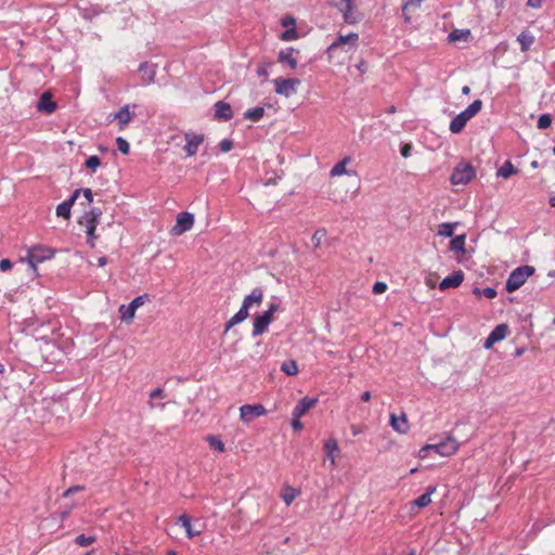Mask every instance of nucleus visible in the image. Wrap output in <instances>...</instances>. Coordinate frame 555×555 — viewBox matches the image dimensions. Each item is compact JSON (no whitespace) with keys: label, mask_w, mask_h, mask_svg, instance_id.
Returning <instances> with one entry per match:
<instances>
[{"label":"nucleus","mask_w":555,"mask_h":555,"mask_svg":"<svg viewBox=\"0 0 555 555\" xmlns=\"http://www.w3.org/2000/svg\"><path fill=\"white\" fill-rule=\"evenodd\" d=\"M496 291L493 287H486L482 291V295L489 299L496 297Z\"/></svg>","instance_id":"bf43d9fd"},{"label":"nucleus","mask_w":555,"mask_h":555,"mask_svg":"<svg viewBox=\"0 0 555 555\" xmlns=\"http://www.w3.org/2000/svg\"><path fill=\"white\" fill-rule=\"evenodd\" d=\"M423 0H404L402 4V11H409L411 7L420 8Z\"/></svg>","instance_id":"de8ad7c7"},{"label":"nucleus","mask_w":555,"mask_h":555,"mask_svg":"<svg viewBox=\"0 0 555 555\" xmlns=\"http://www.w3.org/2000/svg\"><path fill=\"white\" fill-rule=\"evenodd\" d=\"M508 326L506 324L496 325L485 339L483 347L490 349L495 343L504 339L507 335Z\"/></svg>","instance_id":"9b49d317"},{"label":"nucleus","mask_w":555,"mask_h":555,"mask_svg":"<svg viewBox=\"0 0 555 555\" xmlns=\"http://www.w3.org/2000/svg\"><path fill=\"white\" fill-rule=\"evenodd\" d=\"M85 214L87 216H89L90 218H93V219H96L98 221H100V218L102 216V210L99 207H92L89 211H86Z\"/></svg>","instance_id":"603ef678"},{"label":"nucleus","mask_w":555,"mask_h":555,"mask_svg":"<svg viewBox=\"0 0 555 555\" xmlns=\"http://www.w3.org/2000/svg\"><path fill=\"white\" fill-rule=\"evenodd\" d=\"M324 235H325V231L324 230H318V231L314 232V234L312 236V241H313L315 247L320 246L321 238Z\"/></svg>","instance_id":"864d4df0"},{"label":"nucleus","mask_w":555,"mask_h":555,"mask_svg":"<svg viewBox=\"0 0 555 555\" xmlns=\"http://www.w3.org/2000/svg\"><path fill=\"white\" fill-rule=\"evenodd\" d=\"M279 310L278 304H270L268 309L262 313L263 315H267L270 321H273V314Z\"/></svg>","instance_id":"09e8293b"},{"label":"nucleus","mask_w":555,"mask_h":555,"mask_svg":"<svg viewBox=\"0 0 555 555\" xmlns=\"http://www.w3.org/2000/svg\"><path fill=\"white\" fill-rule=\"evenodd\" d=\"M361 400L364 401V402H367L371 400V392L370 391H364L362 395H361Z\"/></svg>","instance_id":"338daca9"},{"label":"nucleus","mask_w":555,"mask_h":555,"mask_svg":"<svg viewBox=\"0 0 555 555\" xmlns=\"http://www.w3.org/2000/svg\"><path fill=\"white\" fill-rule=\"evenodd\" d=\"M351 162V157L350 156H345L340 162H338L337 164H335L333 166V168L331 169L330 171V175L332 177H338V176H343V175H348V176H351V175H357L356 171L353 170H347L346 169V166Z\"/></svg>","instance_id":"5701e85b"},{"label":"nucleus","mask_w":555,"mask_h":555,"mask_svg":"<svg viewBox=\"0 0 555 555\" xmlns=\"http://www.w3.org/2000/svg\"><path fill=\"white\" fill-rule=\"evenodd\" d=\"M299 491L292 488V487H285L283 489L282 499L285 502L286 505H291L296 496H298Z\"/></svg>","instance_id":"72a5a7b5"},{"label":"nucleus","mask_w":555,"mask_h":555,"mask_svg":"<svg viewBox=\"0 0 555 555\" xmlns=\"http://www.w3.org/2000/svg\"><path fill=\"white\" fill-rule=\"evenodd\" d=\"M263 115H264V108L261 106H257V107L247 109L244 113V118L249 119L254 122H257L263 117Z\"/></svg>","instance_id":"7c9ffc66"},{"label":"nucleus","mask_w":555,"mask_h":555,"mask_svg":"<svg viewBox=\"0 0 555 555\" xmlns=\"http://www.w3.org/2000/svg\"><path fill=\"white\" fill-rule=\"evenodd\" d=\"M54 255L55 251L52 248L43 245H37L28 249L26 259L29 263V267L34 270V272H36L38 263L52 259Z\"/></svg>","instance_id":"f03ea898"},{"label":"nucleus","mask_w":555,"mask_h":555,"mask_svg":"<svg viewBox=\"0 0 555 555\" xmlns=\"http://www.w3.org/2000/svg\"><path fill=\"white\" fill-rule=\"evenodd\" d=\"M177 524H180L185 529L189 539H193L202 533V530L192 527L191 518L186 514L180 515Z\"/></svg>","instance_id":"a878e982"},{"label":"nucleus","mask_w":555,"mask_h":555,"mask_svg":"<svg viewBox=\"0 0 555 555\" xmlns=\"http://www.w3.org/2000/svg\"><path fill=\"white\" fill-rule=\"evenodd\" d=\"M333 7L337 8L344 17V22L347 24H357L360 21L359 13L357 12L351 0H338L332 3Z\"/></svg>","instance_id":"0eeeda50"},{"label":"nucleus","mask_w":555,"mask_h":555,"mask_svg":"<svg viewBox=\"0 0 555 555\" xmlns=\"http://www.w3.org/2000/svg\"><path fill=\"white\" fill-rule=\"evenodd\" d=\"M534 271L535 269L532 266L526 264L517 267L509 273L506 280L505 289L508 293L517 291L526 283L528 278H530L534 273Z\"/></svg>","instance_id":"f257e3e1"},{"label":"nucleus","mask_w":555,"mask_h":555,"mask_svg":"<svg viewBox=\"0 0 555 555\" xmlns=\"http://www.w3.org/2000/svg\"><path fill=\"white\" fill-rule=\"evenodd\" d=\"M475 176L476 171L470 164L461 163L453 169L450 181L454 185L467 184L475 178Z\"/></svg>","instance_id":"7ed1b4c3"},{"label":"nucleus","mask_w":555,"mask_h":555,"mask_svg":"<svg viewBox=\"0 0 555 555\" xmlns=\"http://www.w3.org/2000/svg\"><path fill=\"white\" fill-rule=\"evenodd\" d=\"M206 440L209 443V447L218 452L224 451V443L217 436H207Z\"/></svg>","instance_id":"ea45409f"},{"label":"nucleus","mask_w":555,"mask_h":555,"mask_svg":"<svg viewBox=\"0 0 555 555\" xmlns=\"http://www.w3.org/2000/svg\"><path fill=\"white\" fill-rule=\"evenodd\" d=\"M298 37H299V35H298V31L296 29V26L287 28L285 31H283L280 35V39L283 40V41H293V40L298 39Z\"/></svg>","instance_id":"a19ab883"},{"label":"nucleus","mask_w":555,"mask_h":555,"mask_svg":"<svg viewBox=\"0 0 555 555\" xmlns=\"http://www.w3.org/2000/svg\"><path fill=\"white\" fill-rule=\"evenodd\" d=\"M233 147V141L230 140V139H223L220 143H219V149L222 153H228L232 150Z\"/></svg>","instance_id":"49530a36"},{"label":"nucleus","mask_w":555,"mask_h":555,"mask_svg":"<svg viewBox=\"0 0 555 555\" xmlns=\"http://www.w3.org/2000/svg\"><path fill=\"white\" fill-rule=\"evenodd\" d=\"M318 402L317 398L304 397L301 398L293 410L296 417H301Z\"/></svg>","instance_id":"6ab92c4d"},{"label":"nucleus","mask_w":555,"mask_h":555,"mask_svg":"<svg viewBox=\"0 0 555 555\" xmlns=\"http://www.w3.org/2000/svg\"><path fill=\"white\" fill-rule=\"evenodd\" d=\"M129 108L130 106L127 104L122 106L120 109H118L114 115V119L117 120L120 130L125 129V127L135 116V114L133 112H130Z\"/></svg>","instance_id":"aec40b11"},{"label":"nucleus","mask_w":555,"mask_h":555,"mask_svg":"<svg viewBox=\"0 0 555 555\" xmlns=\"http://www.w3.org/2000/svg\"><path fill=\"white\" fill-rule=\"evenodd\" d=\"M325 456L331 461V466H335V454L339 452L338 442L330 438L324 442Z\"/></svg>","instance_id":"bb28decb"},{"label":"nucleus","mask_w":555,"mask_h":555,"mask_svg":"<svg viewBox=\"0 0 555 555\" xmlns=\"http://www.w3.org/2000/svg\"><path fill=\"white\" fill-rule=\"evenodd\" d=\"M359 40V36L356 33H350L348 35H340L326 50L327 56L330 60L334 57V53L337 49L343 48L344 46L356 47Z\"/></svg>","instance_id":"6e6552de"},{"label":"nucleus","mask_w":555,"mask_h":555,"mask_svg":"<svg viewBox=\"0 0 555 555\" xmlns=\"http://www.w3.org/2000/svg\"><path fill=\"white\" fill-rule=\"evenodd\" d=\"M139 73L144 83L149 85L154 82L156 76V66L147 62H143L139 66Z\"/></svg>","instance_id":"412c9836"},{"label":"nucleus","mask_w":555,"mask_h":555,"mask_svg":"<svg viewBox=\"0 0 555 555\" xmlns=\"http://www.w3.org/2000/svg\"><path fill=\"white\" fill-rule=\"evenodd\" d=\"M266 414L267 410L262 404H244L240 408V418L243 423H250L254 418Z\"/></svg>","instance_id":"1a4fd4ad"},{"label":"nucleus","mask_w":555,"mask_h":555,"mask_svg":"<svg viewBox=\"0 0 555 555\" xmlns=\"http://www.w3.org/2000/svg\"><path fill=\"white\" fill-rule=\"evenodd\" d=\"M281 370L288 376H295L298 374V365L294 360L285 361Z\"/></svg>","instance_id":"4c0bfd02"},{"label":"nucleus","mask_w":555,"mask_h":555,"mask_svg":"<svg viewBox=\"0 0 555 555\" xmlns=\"http://www.w3.org/2000/svg\"><path fill=\"white\" fill-rule=\"evenodd\" d=\"M464 281V273L461 270L454 271L452 274L444 278L440 284L439 288L440 291H446L448 288H455L459 287Z\"/></svg>","instance_id":"ddd939ff"},{"label":"nucleus","mask_w":555,"mask_h":555,"mask_svg":"<svg viewBox=\"0 0 555 555\" xmlns=\"http://www.w3.org/2000/svg\"><path fill=\"white\" fill-rule=\"evenodd\" d=\"M481 108H482V101L475 100L462 113L470 120L474 116H476L481 111Z\"/></svg>","instance_id":"2f4dec72"},{"label":"nucleus","mask_w":555,"mask_h":555,"mask_svg":"<svg viewBox=\"0 0 555 555\" xmlns=\"http://www.w3.org/2000/svg\"><path fill=\"white\" fill-rule=\"evenodd\" d=\"M79 194H80V190H75L68 199L59 204L56 206V216L64 218V219H69L70 218V209H72L73 205L75 204V202L77 201Z\"/></svg>","instance_id":"f8f14e48"},{"label":"nucleus","mask_w":555,"mask_h":555,"mask_svg":"<svg viewBox=\"0 0 555 555\" xmlns=\"http://www.w3.org/2000/svg\"><path fill=\"white\" fill-rule=\"evenodd\" d=\"M116 144H117V149L124 154V155H127L129 154V151H130V145L128 143V141L121 137H118L116 139Z\"/></svg>","instance_id":"a18cd8bd"},{"label":"nucleus","mask_w":555,"mask_h":555,"mask_svg":"<svg viewBox=\"0 0 555 555\" xmlns=\"http://www.w3.org/2000/svg\"><path fill=\"white\" fill-rule=\"evenodd\" d=\"M79 190H80V193H82V194H83V196H85V198L88 201V203H89V204H90V203H92V201H93V194H92L91 189L86 188V189H79Z\"/></svg>","instance_id":"680f3d73"},{"label":"nucleus","mask_w":555,"mask_h":555,"mask_svg":"<svg viewBox=\"0 0 555 555\" xmlns=\"http://www.w3.org/2000/svg\"><path fill=\"white\" fill-rule=\"evenodd\" d=\"M185 140L186 144L184 145V151L188 156H193L196 154L199 145L204 142V135L185 133Z\"/></svg>","instance_id":"4468645a"},{"label":"nucleus","mask_w":555,"mask_h":555,"mask_svg":"<svg viewBox=\"0 0 555 555\" xmlns=\"http://www.w3.org/2000/svg\"><path fill=\"white\" fill-rule=\"evenodd\" d=\"M412 149H413L412 144L411 143H406V144L401 146L400 153H401V155L404 158H408L411 155Z\"/></svg>","instance_id":"4d7b16f0"},{"label":"nucleus","mask_w":555,"mask_h":555,"mask_svg":"<svg viewBox=\"0 0 555 555\" xmlns=\"http://www.w3.org/2000/svg\"><path fill=\"white\" fill-rule=\"evenodd\" d=\"M456 223L443 222L438 228V234L444 237H452Z\"/></svg>","instance_id":"e433bc0d"},{"label":"nucleus","mask_w":555,"mask_h":555,"mask_svg":"<svg viewBox=\"0 0 555 555\" xmlns=\"http://www.w3.org/2000/svg\"><path fill=\"white\" fill-rule=\"evenodd\" d=\"M273 83L274 91L278 94L289 98L291 95L296 93V88L300 85V79L278 77L273 80Z\"/></svg>","instance_id":"39448f33"},{"label":"nucleus","mask_w":555,"mask_h":555,"mask_svg":"<svg viewBox=\"0 0 555 555\" xmlns=\"http://www.w3.org/2000/svg\"><path fill=\"white\" fill-rule=\"evenodd\" d=\"M436 490L437 488L435 486H428L426 491L413 501V505L417 506L418 508L428 506L431 503V495L436 492Z\"/></svg>","instance_id":"cd10ccee"},{"label":"nucleus","mask_w":555,"mask_h":555,"mask_svg":"<svg viewBox=\"0 0 555 555\" xmlns=\"http://www.w3.org/2000/svg\"><path fill=\"white\" fill-rule=\"evenodd\" d=\"M249 317V307L242 302L240 310L225 323L224 334Z\"/></svg>","instance_id":"f3484780"},{"label":"nucleus","mask_w":555,"mask_h":555,"mask_svg":"<svg viewBox=\"0 0 555 555\" xmlns=\"http://www.w3.org/2000/svg\"><path fill=\"white\" fill-rule=\"evenodd\" d=\"M517 170L516 168L514 167V165L512 164L511 160H506L501 168H499L498 170V177H502L504 179H507L509 178L511 176H513L514 173H516Z\"/></svg>","instance_id":"473e14b6"},{"label":"nucleus","mask_w":555,"mask_h":555,"mask_svg":"<svg viewBox=\"0 0 555 555\" xmlns=\"http://www.w3.org/2000/svg\"><path fill=\"white\" fill-rule=\"evenodd\" d=\"M83 490H85V487L80 486V485H76V486L69 487L67 490H65L63 492V498H68L72 494L77 493L79 491H83Z\"/></svg>","instance_id":"8fccbe9b"},{"label":"nucleus","mask_w":555,"mask_h":555,"mask_svg":"<svg viewBox=\"0 0 555 555\" xmlns=\"http://www.w3.org/2000/svg\"><path fill=\"white\" fill-rule=\"evenodd\" d=\"M450 248L454 251H464L465 250V235H457L453 237L450 242Z\"/></svg>","instance_id":"c9c22d12"},{"label":"nucleus","mask_w":555,"mask_h":555,"mask_svg":"<svg viewBox=\"0 0 555 555\" xmlns=\"http://www.w3.org/2000/svg\"><path fill=\"white\" fill-rule=\"evenodd\" d=\"M12 266L13 264H12V261L10 259H2L0 261V270L3 271V272L10 270L12 268Z\"/></svg>","instance_id":"e2e57ef3"},{"label":"nucleus","mask_w":555,"mask_h":555,"mask_svg":"<svg viewBox=\"0 0 555 555\" xmlns=\"http://www.w3.org/2000/svg\"><path fill=\"white\" fill-rule=\"evenodd\" d=\"M468 118L461 112L450 122L449 129L452 133H460L468 122Z\"/></svg>","instance_id":"c85d7f7f"},{"label":"nucleus","mask_w":555,"mask_h":555,"mask_svg":"<svg viewBox=\"0 0 555 555\" xmlns=\"http://www.w3.org/2000/svg\"><path fill=\"white\" fill-rule=\"evenodd\" d=\"M544 0H528L527 5L533 9H539L542 7Z\"/></svg>","instance_id":"0e129e2a"},{"label":"nucleus","mask_w":555,"mask_h":555,"mask_svg":"<svg viewBox=\"0 0 555 555\" xmlns=\"http://www.w3.org/2000/svg\"><path fill=\"white\" fill-rule=\"evenodd\" d=\"M86 234H87V243L91 246V247H94V240L96 238L95 236V230H86Z\"/></svg>","instance_id":"13d9d810"},{"label":"nucleus","mask_w":555,"mask_h":555,"mask_svg":"<svg viewBox=\"0 0 555 555\" xmlns=\"http://www.w3.org/2000/svg\"><path fill=\"white\" fill-rule=\"evenodd\" d=\"M233 117L232 107L229 103L218 101L215 103V119L228 121Z\"/></svg>","instance_id":"a211bd4d"},{"label":"nucleus","mask_w":555,"mask_h":555,"mask_svg":"<svg viewBox=\"0 0 555 555\" xmlns=\"http://www.w3.org/2000/svg\"><path fill=\"white\" fill-rule=\"evenodd\" d=\"M149 397H150V401L147 402V404H149V406L151 409H154V408L158 406V404H156L154 402V400L155 399H164V398H166V393H165V390L163 388L157 387L153 391L150 392Z\"/></svg>","instance_id":"f704fd0d"},{"label":"nucleus","mask_w":555,"mask_h":555,"mask_svg":"<svg viewBox=\"0 0 555 555\" xmlns=\"http://www.w3.org/2000/svg\"><path fill=\"white\" fill-rule=\"evenodd\" d=\"M517 41L520 44L521 51L526 52L534 42V37L529 31H522L521 34L518 35Z\"/></svg>","instance_id":"c756f323"},{"label":"nucleus","mask_w":555,"mask_h":555,"mask_svg":"<svg viewBox=\"0 0 555 555\" xmlns=\"http://www.w3.org/2000/svg\"><path fill=\"white\" fill-rule=\"evenodd\" d=\"M194 224V216L191 212L183 211L178 214L177 221L173 228L171 229V233L173 235H181L184 232L192 229Z\"/></svg>","instance_id":"9d476101"},{"label":"nucleus","mask_w":555,"mask_h":555,"mask_svg":"<svg viewBox=\"0 0 555 555\" xmlns=\"http://www.w3.org/2000/svg\"><path fill=\"white\" fill-rule=\"evenodd\" d=\"M390 425L396 431L400 434H405L410 428L405 413H402L400 416L391 414Z\"/></svg>","instance_id":"b1692460"},{"label":"nucleus","mask_w":555,"mask_h":555,"mask_svg":"<svg viewBox=\"0 0 555 555\" xmlns=\"http://www.w3.org/2000/svg\"><path fill=\"white\" fill-rule=\"evenodd\" d=\"M106 263H107V258H106V257H100V258L98 259V264H99L100 267H104Z\"/></svg>","instance_id":"774afa93"},{"label":"nucleus","mask_w":555,"mask_h":555,"mask_svg":"<svg viewBox=\"0 0 555 555\" xmlns=\"http://www.w3.org/2000/svg\"><path fill=\"white\" fill-rule=\"evenodd\" d=\"M147 299L149 295L144 294L135 297L129 305H121L119 307L120 320L126 323L131 322L134 318L135 310L143 306Z\"/></svg>","instance_id":"423d86ee"},{"label":"nucleus","mask_w":555,"mask_h":555,"mask_svg":"<svg viewBox=\"0 0 555 555\" xmlns=\"http://www.w3.org/2000/svg\"><path fill=\"white\" fill-rule=\"evenodd\" d=\"M100 165L101 159L96 155L90 156L85 163L86 168L91 169L92 171H95Z\"/></svg>","instance_id":"c03bdc74"},{"label":"nucleus","mask_w":555,"mask_h":555,"mask_svg":"<svg viewBox=\"0 0 555 555\" xmlns=\"http://www.w3.org/2000/svg\"><path fill=\"white\" fill-rule=\"evenodd\" d=\"M96 538L94 535L79 534L75 539V543L79 546H89L94 543Z\"/></svg>","instance_id":"79ce46f5"},{"label":"nucleus","mask_w":555,"mask_h":555,"mask_svg":"<svg viewBox=\"0 0 555 555\" xmlns=\"http://www.w3.org/2000/svg\"><path fill=\"white\" fill-rule=\"evenodd\" d=\"M294 52L299 53L298 50H295L292 47L281 50L278 54V62L288 65L292 69H296L298 62L297 59L293 55Z\"/></svg>","instance_id":"dca6fc26"},{"label":"nucleus","mask_w":555,"mask_h":555,"mask_svg":"<svg viewBox=\"0 0 555 555\" xmlns=\"http://www.w3.org/2000/svg\"><path fill=\"white\" fill-rule=\"evenodd\" d=\"M271 322L272 321H270V319H268L267 315H263V314L256 315L254 319V324H253V337L262 335L268 330V326Z\"/></svg>","instance_id":"4be33fe9"},{"label":"nucleus","mask_w":555,"mask_h":555,"mask_svg":"<svg viewBox=\"0 0 555 555\" xmlns=\"http://www.w3.org/2000/svg\"><path fill=\"white\" fill-rule=\"evenodd\" d=\"M99 222L100 221H98L96 219L90 218L86 214H83V216L78 221L79 224L86 227V230H90V231L96 230Z\"/></svg>","instance_id":"58836bf2"},{"label":"nucleus","mask_w":555,"mask_h":555,"mask_svg":"<svg viewBox=\"0 0 555 555\" xmlns=\"http://www.w3.org/2000/svg\"><path fill=\"white\" fill-rule=\"evenodd\" d=\"M74 505L65 506L64 509L61 512V518L65 519L72 512Z\"/></svg>","instance_id":"69168bd1"},{"label":"nucleus","mask_w":555,"mask_h":555,"mask_svg":"<svg viewBox=\"0 0 555 555\" xmlns=\"http://www.w3.org/2000/svg\"><path fill=\"white\" fill-rule=\"evenodd\" d=\"M263 299V291L260 287H255L250 294L244 297L243 304L248 306L249 309L256 305L260 306Z\"/></svg>","instance_id":"393cba45"},{"label":"nucleus","mask_w":555,"mask_h":555,"mask_svg":"<svg viewBox=\"0 0 555 555\" xmlns=\"http://www.w3.org/2000/svg\"><path fill=\"white\" fill-rule=\"evenodd\" d=\"M56 107L57 105L52 100V94L50 92H43L37 103V111L50 115Z\"/></svg>","instance_id":"2eb2a0df"},{"label":"nucleus","mask_w":555,"mask_h":555,"mask_svg":"<svg viewBox=\"0 0 555 555\" xmlns=\"http://www.w3.org/2000/svg\"><path fill=\"white\" fill-rule=\"evenodd\" d=\"M268 67H269V64H266V63H262L261 65H259L257 68V75L259 77L268 78V76H269Z\"/></svg>","instance_id":"5fc2aeb1"},{"label":"nucleus","mask_w":555,"mask_h":555,"mask_svg":"<svg viewBox=\"0 0 555 555\" xmlns=\"http://www.w3.org/2000/svg\"><path fill=\"white\" fill-rule=\"evenodd\" d=\"M387 289V285L384 282H376L373 285V293L374 294H382Z\"/></svg>","instance_id":"6e6d98bb"},{"label":"nucleus","mask_w":555,"mask_h":555,"mask_svg":"<svg viewBox=\"0 0 555 555\" xmlns=\"http://www.w3.org/2000/svg\"><path fill=\"white\" fill-rule=\"evenodd\" d=\"M292 427L295 429V430H300L302 428V423L300 422V417H296V415L294 413H292Z\"/></svg>","instance_id":"052dcab7"},{"label":"nucleus","mask_w":555,"mask_h":555,"mask_svg":"<svg viewBox=\"0 0 555 555\" xmlns=\"http://www.w3.org/2000/svg\"><path fill=\"white\" fill-rule=\"evenodd\" d=\"M552 124V117L550 114H542L539 119L537 127L541 130L547 129Z\"/></svg>","instance_id":"37998d69"},{"label":"nucleus","mask_w":555,"mask_h":555,"mask_svg":"<svg viewBox=\"0 0 555 555\" xmlns=\"http://www.w3.org/2000/svg\"><path fill=\"white\" fill-rule=\"evenodd\" d=\"M459 449V443L453 437H447L444 440L434 443L426 444L423 447V451H434L441 456H450L454 454Z\"/></svg>","instance_id":"20e7f679"},{"label":"nucleus","mask_w":555,"mask_h":555,"mask_svg":"<svg viewBox=\"0 0 555 555\" xmlns=\"http://www.w3.org/2000/svg\"><path fill=\"white\" fill-rule=\"evenodd\" d=\"M281 25L285 28H291L296 26V20L291 15H286L281 20Z\"/></svg>","instance_id":"3c124183"}]
</instances>
